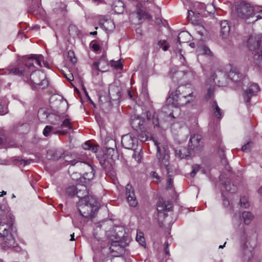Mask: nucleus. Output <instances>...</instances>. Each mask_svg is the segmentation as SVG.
I'll return each mask as SVG.
<instances>
[{
  "label": "nucleus",
  "mask_w": 262,
  "mask_h": 262,
  "mask_svg": "<svg viewBox=\"0 0 262 262\" xmlns=\"http://www.w3.org/2000/svg\"><path fill=\"white\" fill-rule=\"evenodd\" d=\"M6 209V207L0 206V247L5 250L14 249L19 251L20 248L18 246L10 229L12 217Z\"/></svg>",
  "instance_id": "f257e3e1"
},
{
  "label": "nucleus",
  "mask_w": 262,
  "mask_h": 262,
  "mask_svg": "<svg viewBox=\"0 0 262 262\" xmlns=\"http://www.w3.org/2000/svg\"><path fill=\"white\" fill-rule=\"evenodd\" d=\"M51 107L55 111H56L57 115L49 114L44 111L40 110L38 113L46 115L49 121L52 124H58L60 122L59 115L63 114L68 109V104L66 100L64 99L59 95H53L50 98Z\"/></svg>",
  "instance_id": "f03ea898"
},
{
  "label": "nucleus",
  "mask_w": 262,
  "mask_h": 262,
  "mask_svg": "<svg viewBox=\"0 0 262 262\" xmlns=\"http://www.w3.org/2000/svg\"><path fill=\"white\" fill-rule=\"evenodd\" d=\"M96 235V234L94 233V237L92 239V247L94 250H99L101 249L103 254H110L113 257L118 256L123 250L124 245L122 242L113 241L110 245L105 247V242Z\"/></svg>",
  "instance_id": "7ed1b4c3"
},
{
  "label": "nucleus",
  "mask_w": 262,
  "mask_h": 262,
  "mask_svg": "<svg viewBox=\"0 0 262 262\" xmlns=\"http://www.w3.org/2000/svg\"><path fill=\"white\" fill-rule=\"evenodd\" d=\"M77 207L83 217L91 218L94 217L95 212L98 210V202L95 197H90L88 200H79Z\"/></svg>",
  "instance_id": "20e7f679"
},
{
  "label": "nucleus",
  "mask_w": 262,
  "mask_h": 262,
  "mask_svg": "<svg viewBox=\"0 0 262 262\" xmlns=\"http://www.w3.org/2000/svg\"><path fill=\"white\" fill-rule=\"evenodd\" d=\"M27 82L30 84L32 89L38 88L41 89L46 88L49 85V81L46 79V75L42 72L35 71L30 74Z\"/></svg>",
  "instance_id": "39448f33"
},
{
  "label": "nucleus",
  "mask_w": 262,
  "mask_h": 262,
  "mask_svg": "<svg viewBox=\"0 0 262 262\" xmlns=\"http://www.w3.org/2000/svg\"><path fill=\"white\" fill-rule=\"evenodd\" d=\"M157 146V158L161 166L167 168L169 164V151L166 146H162L155 142Z\"/></svg>",
  "instance_id": "423d86ee"
},
{
  "label": "nucleus",
  "mask_w": 262,
  "mask_h": 262,
  "mask_svg": "<svg viewBox=\"0 0 262 262\" xmlns=\"http://www.w3.org/2000/svg\"><path fill=\"white\" fill-rule=\"evenodd\" d=\"M236 12L237 16L243 19H247L254 15L253 7L245 2H241L236 5Z\"/></svg>",
  "instance_id": "0eeeda50"
},
{
  "label": "nucleus",
  "mask_w": 262,
  "mask_h": 262,
  "mask_svg": "<svg viewBox=\"0 0 262 262\" xmlns=\"http://www.w3.org/2000/svg\"><path fill=\"white\" fill-rule=\"evenodd\" d=\"M186 92H189V88L186 85H181L178 87L174 92H172L168 100L170 101L172 100V103L176 105H180L182 100H183L184 95Z\"/></svg>",
  "instance_id": "6e6552de"
},
{
  "label": "nucleus",
  "mask_w": 262,
  "mask_h": 262,
  "mask_svg": "<svg viewBox=\"0 0 262 262\" xmlns=\"http://www.w3.org/2000/svg\"><path fill=\"white\" fill-rule=\"evenodd\" d=\"M261 39L259 35H250L248 39V46L249 49L253 51L254 58L255 54H258L257 52L261 55V50H262V46H260Z\"/></svg>",
  "instance_id": "1a4fd4ad"
},
{
  "label": "nucleus",
  "mask_w": 262,
  "mask_h": 262,
  "mask_svg": "<svg viewBox=\"0 0 262 262\" xmlns=\"http://www.w3.org/2000/svg\"><path fill=\"white\" fill-rule=\"evenodd\" d=\"M203 146L202 141V137L199 135H194L191 137L188 143V153L191 154V152L195 153L201 151Z\"/></svg>",
  "instance_id": "9d476101"
},
{
  "label": "nucleus",
  "mask_w": 262,
  "mask_h": 262,
  "mask_svg": "<svg viewBox=\"0 0 262 262\" xmlns=\"http://www.w3.org/2000/svg\"><path fill=\"white\" fill-rule=\"evenodd\" d=\"M229 78L235 82H239L241 83V86L243 87L246 85V83H248V79L244 78L243 75L239 72L238 69L236 67H232L229 73Z\"/></svg>",
  "instance_id": "9b49d317"
},
{
  "label": "nucleus",
  "mask_w": 262,
  "mask_h": 262,
  "mask_svg": "<svg viewBox=\"0 0 262 262\" xmlns=\"http://www.w3.org/2000/svg\"><path fill=\"white\" fill-rule=\"evenodd\" d=\"M138 139L132 134L122 136L121 144L123 147L128 149H134L137 145Z\"/></svg>",
  "instance_id": "f8f14e48"
},
{
  "label": "nucleus",
  "mask_w": 262,
  "mask_h": 262,
  "mask_svg": "<svg viewBox=\"0 0 262 262\" xmlns=\"http://www.w3.org/2000/svg\"><path fill=\"white\" fill-rule=\"evenodd\" d=\"M125 194L129 205L133 207H136L138 205V201L135 195L134 189L129 184L126 186Z\"/></svg>",
  "instance_id": "ddd939ff"
},
{
  "label": "nucleus",
  "mask_w": 262,
  "mask_h": 262,
  "mask_svg": "<svg viewBox=\"0 0 262 262\" xmlns=\"http://www.w3.org/2000/svg\"><path fill=\"white\" fill-rule=\"evenodd\" d=\"M259 91V88L257 84H251L249 88L244 92V98L245 102L249 104L251 97L256 95Z\"/></svg>",
  "instance_id": "4468645a"
},
{
  "label": "nucleus",
  "mask_w": 262,
  "mask_h": 262,
  "mask_svg": "<svg viewBox=\"0 0 262 262\" xmlns=\"http://www.w3.org/2000/svg\"><path fill=\"white\" fill-rule=\"evenodd\" d=\"M62 157V159L66 163V165L74 166L76 164H77V166L80 167L79 163H83L80 160L79 158H78L76 157L75 154H72L70 152L64 151V155Z\"/></svg>",
  "instance_id": "2eb2a0df"
},
{
  "label": "nucleus",
  "mask_w": 262,
  "mask_h": 262,
  "mask_svg": "<svg viewBox=\"0 0 262 262\" xmlns=\"http://www.w3.org/2000/svg\"><path fill=\"white\" fill-rule=\"evenodd\" d=\"M76 195L79 200H88L90 197H95L89 194L87 187L85 185L77 184Z\"/></svg>",
  "instance_id": "dca6fc26"
},
{
  "label": "nucleus",
  "mask_w": 262,
  "mask_h": 262,
  "mask_svg": "<svg viewBox=\"0 0 262 262\" xmlns=\"http://www.w3.org/2000/svg\"><path fill=\"white\" fill-rule=\"evenodd\" d=\"M79 165L80 167L83 168L88 171L83 174V178L85 181L87 180L88 182L91 180H92L95 176L94 169L93 167L86 162L79 163Z\"/></svg>",
  "instance_id": "f3484780"
},
{
  "label": "nucleus",
  "mask_w": 262,
  "mask_h": 262,
  "mask_svg": "<svg viewBox=\"0 0 262 262\" xmlns=\"http://www.w3.org/2000/svg\"><path fill=\"white\" fill-rule=\"evenodd\" d=\"M108 63L105 56H102L97 61L93 64V67L103 73L108 70Z\"/></svg>",
  "instance_id": "a211bd4d"
},
{
  "label": "nucleus",
  "mask_w": 262,
  "mask_h": 262,
  "mask_svg": "<svg viewBox=\"0 0 262 262\" xmlns=\"http://www.w3.org/2000/svg\"><path fill=\"white\" fill-rule=\"evenodd\" d=\"M171 73L172 74V78L175 81H177L182 79L185 76L192 75V73L189 70H176L172 69L170 71Z\"/></svg>",
  "instance_id": "6ab92c4d"
},
{
  "label": "nucleus",
  "mask_w": 262,
  "mask_h": 262,
  "mask_svg": "<svg viewBox=\"0 0 262 262\" xmlns=\"http://www.w3.org/2000/svg\"><path fill=\"white\" fill-rule=\"evenodd\" d=\"M157 207L159 212L169 211L172 207V204L170 201H164L163 199H160L157 203Z\"/></svg>",
  "instance_id": "aec40b11"
},
{
  "label": "nucleus",
  "mask_w": 262,
  "mask_h": 262,
  "mask_svg": "<svg viewBox=\"0 0 262 262\" xmlns=\"http://www.w3.org/2000/svg\"><path fill=\"white\" fill-rule=\"evenodd\" d=\"M220 27V35L223 38H226L228 36L230 31V27L228 21L226 20L221 21Z\"/></svg>",
  "instance_id": "412c9836"
},
{
  "label": "nucleus",
  "mask_w": 262,
  "mask_h": 262,
  "mask_svg": "<svg viewBox=\"0 0 262 262\" xmlns=\"http://www.w3.org/2000/svg\"><path fill=\"white\" fill-rule=\"evenodd\" d=\"M211 107L212 116L220 120L224 116L223 111L219 106L216 101L212 102Z\"/></svg>",
  "instance_id": "4be33fe9"
},
{
  "label": "nucleus",
  "mask_w": 262,
  "mask_h": 262,
  "mask_svg": "<svg viewBox=\"0 0 262 262\" xmlns=\"http://www.w3.org/2000/svg\"><path fill=\"white\" fill-rule=\"evenodd\" d=\"M144 120L139 116L136 115L131 117V125L135 129H138L143 125Z\"/></svg>",
  "instance_id": "5701e85b"
},
{
  "label": "nucleus",
  "mask_w": 262,
  "mask_h": 262,
  "mask_svg": "<svg viewBox=\"0 0 262 262\" xmlns=\"http://www.w3.org/2000/svg\"><path fill=\"white\" fill-rule=\"evenodd\" d=\"M195 98V96L193 95V92H191L189 89V92L185 93L183 100H182L179 106H183L192 103L194 101Z\"/></svg>",
  "instance_id": "b1692460"
},
{
  "label": "nucleus",
  "mask_w": 262,
  "mask_h": 262,
  "mask_svg": "<svg viewBox=\"0 0 262 262\" xmlns=\"http://www.w3.org/2000/svg\"><path fill=\"white\" fill-rule=\"evenodd\" d=\"M195 98V96L193 95V92H191L189 89V92L185 93L183 100H182L179 106H183L192 103L194 101Z\"/></svg>",
  "instance_id": "393cba45"
},
{
  "label": "nucleus",
  "mask_w": 262,
  "mask_h": 262,
  "mask_svg": "<svg viewBox=\"0 0 262 262\" xmlns=\"http://www.w3.org/2000/svg\"><path fill=\"white\" fill-rule=\"evenodd\" d=\"M137 15L139 20H141L144 18H150L151 16L146 11L144 8H143L140 4L137 5Z\"/></svg>",
  "instance_id": "a878e982"
},
{
  "label": "nucleus",
  "mask_w": 262,
  "mask_h": 262,
  "mask_svg": "<svg viewBox=\"0 0 262 262\" xmlns=\"http://www.w3.org/2000/svg\"><path fill=\"white\" fill-rule=\"evenodd\" d=\"M101 21H104L102 24V27L106 31L111 32L114 30L115 26L113 20L110 19H108L104 17L103 19H101Z\"/></svg>",
  "instance_id": "bb28decb"
},
{
  "label": "nucleus",
  "mask_w": 262,
  "mask_h": 262,
  "mask_svg": "<svg viewBox=\"0 0 262 262\" xmlns=\"http://www.w3.org/2000/svg\"><path fill=\"white\" fill-rule=\"evenodd\" d=\"M113 8L115 13L121 14L124 10V4L120 0H116L113 4Z\"/></svg>",
  "instance_id": "cd10ccee"
},
{
  "label": "nucleus",
  "mask_w": 262,
  "mask_h": 262,
  "mask_svg": "<svg viewBox=\"0 0 262 262\" xmlns=\"http://www.w3.org/2000/svg\"><path fill=\"white\" fill-rule=\"evenodd\" d=\"M64 151L61 149L51 150L49 151V154L51 155L52 158L54 160H57L60 158H62Z\"/></svg>",
  "instance_id": "c85d7f7f"
},
{
  "label": "nucleus",
  "mask_w": 262,
  "mask_h": 262,
  "mask_svg": "<svg viewBox=\"0 0 262 262\" xmlns=\"http://www.w3.org/2000/svg\"><path fill=\"white\" fill-rule=\"evenodd\" d=\"M194 7L195 12L199 14L206 15L205 13L206 5L204 3L196 2L194 3Z\"/></svg>",
  "instance_id": "c756f323"
},
{
  "label": "nucleus",
  "mask_w": 262,
  "mask_h": 262,
  "mask_svg": "<svg viewBox=\"0 0 262 262\" xmlns=\"http://www.w3.org/2000/svg\"><path fill=\"white\" fill-rule=\"evenodd\" d=\"M242 216L244 223L246 225H249L253 219V215L249 211H244Z\"/></svg>",
  "instance_id": "7c9ffc66"
},
{
  "label": "nucleus",
  "mask_w": 262,
  "mask_h": 262,
  "mask_svg": "<svg viewBox=\"0 0 262 262\" xmlns=\"http://www.w3.org/2000/svg\"><path fill=\"white\" fill-rule=\"evenodd\" d=\"M198 52H199L200 54L208 56H212L213 55L212 52L209 48L206 46H203L199 48L198 50Z\"/></svg>",
  "instance_id": "2f4dec72"
},
{
  "label": "nucleus",
  "mask_w": 262,
  "mask_h": 262,
  "mask_svg": "<svg viewBox=\"0 0 262 262\" xmlns=\"http://www.w3.org/2000/svg\"><path fill=\"white\" fill-rule=\"evenodd\" d=\"M30 58L33 59L35 62L39 66L42 67V64L41 63L43 60V57L41 55L32 54L30 56Z\"/></svg>",
  "instance_id": "473e14b6"
},
{
  "label": "nucleus",
  "mask_w": 262,
  "mask_h": 262,
  "mask_svg": "<svg viewBox=\"0 0 262 262\" xmlns=\"http://www.w3.org/2000/svg\"><path fill=\"white\" fill-rule=\"evenodd\" d=\"M77 185L76 186H70L66 189V193L69 196H73L76 194Z\"/></svg>",
  "instance_id": "72a5a7b5"
},
{
  "label": "nucleus",
  "mask_w": 262,
  "mask_h": 262,
  "mask_svg": "<svg viewBox=\"0 0 262 262\" xmlns=\"http://www.w3.org/2000/svg\"><path fill=\"white\" fill-rule=\"evenodd\" d=\"M225 187L227 191L231 193H234L236 191L237 187L235 185L230 183L227 182L225 184Z\"/></svg>",
  "instance_id": "f704fd0d"
},
{
  "label": "nucleus",
  "mask_w": 262,
  "mask_h": 262,
  "mask_svg": "<svg viewBox=\"0 0 262 262\" xmlns=\"http://www.w3.org/2000/svg\"><path fill=\"white\" fill-rule=\"evenodd\" d=\"M14 161L15 162V164H19L20 165L23 164V165L25 166L30 164L31 162L33 161V160L31 159L26 160L18 158L15 159Z\"/></svg>",
  "instance_id": "c9c22d12"
},
{
  "label": "nucleus",
  "mask_w": 262,
  "mask_h": 262,
  "mask_svg": "<svg viewBox=\"0 0 262 262\" xmlns=\"http://www.w3.org/2000/svg\"><path fill=\"white\" fill-rule=\"evenodd\" d=\"M136 241L142 246L145 245V239L143 237V233L141 232H137Z\"/></svg>",
  "instance_id": "e433bc0d"
},
{
  "label": "nucleus",
  "mask_w": 262,
  "mask_h": 262,
  "mask_svg": "<svg viewBox=\"0 0 262 262\" xmlns=\"http://www.w3.org/2000/svg\"><path fill=\"white\" fill-rule=\"evenodd\" d=\"M239 203L241 206L245 208H247L250 206L248 199L245 196L242 197L240 199Z\"/></svg>",
  "instance_id": "4c0bfd02"
},
{
  "label": "nucleus",
  "mask_w": 262,
  "mask_h": 262,
  "mask_svg": "<svg viewBox=\"0 0 262 262\" xmlns=\"http://www.w3.org/2000/svg\"><path fill=\"white\" fill-rule=\"evenodd\" d=\"M253 142L251 141L247 142L245 145H243L242 147V151L244 152H249L253 145Z\"/></svg>",
  "instance_id": "58836bf2"
},
{
  "label": "nucleus",
  "mask_w": 262,
  "mask_h": 262,
  "mask_svg": "<svg viewBox=\"0 0 262 262\" xmlns=\"http://www.w3.org/2000/svg\"><path fill=\"white\" fill-rule=\"evenodd\" d=\"M60 127L61 128H67L69 129H72V127L71 125V122L70 121V120L69 119H66L63 120L62 124H61Z\"/></svg>",
  "instance_id": "ea45409f"
},
{
  "label": "nucleus",
  "mask_w": 262,
  "mask_h": 262,
  "mask_svg": "<svg viewBox=\"0 0 262 262\" xmlns=\"http://www.w3.org/2000/svg\"><path fill=\"white\" fill-rule=\"evenodd\" d=\"M196 31L202 36L205 35L206 33V30L202 26H198L196 28Z\"/></svg>",
  "instance_id": "a19ab883"
},
{
  "label": "nucleus",
  "mask_w": 262,
  "mask_h": 262,
  "mask_svg": "<svg viewBox=\"0 0 262 262\" xmlns=\"http://www.w3.org/2000/svg\"><path fill=\"white\" fill-rule=\"evenodd\" d=\"M189 34L187 32H182L180 33L178 36V41L181 43V42H185V41L182 40V38L185 36H188Z\"/></svg>",
  "instance_id": "79ce46f5"
},
{
  "label": "nucleus",
  "mask_w": 262,
  "mask_h": 262,
  "mask_svg": "<svg viewBox=\"0 0 262 262\" xmlns=\"http://www.w3.org/2000/svg\"><path fill=\"white\" fill-rule=\"evenodd\" d=\"M107 155L110 156V158L113 159L115 154H117L116 150L114 148H108L107 149Z\"/></svg>",
  "instance_id": "37998d69"
},
{
  "label": "nucleus",
  "mask_w": 262,
  "mask_h": 262,
  "mask_svg": "<svg viewBox=\"0 0 262 262\" xmlns=\"http://www.w3.org/2000/svg\"><path fill=\"white\" fill-rule=\"evenodd\" d=\"M192 170L190 173L192 177H194L196 173L200 169L201 167L199 165L195 164L192 166Z\"/></svg>",
  "instance_id": "c03bdc74"
},
{
  "label": "nucleus",
  "mask_w": 262,
  "mask_h": 262,
  "mask_svg": "<svg viewBox=\"0 0 262 262\" xmlns=\"http://www.w3.org/2000/svg\"><path fill=\"white\" fill-rule=\"evenodd\" d=\"M53 127L52 126H50V125H47L43 130V135L45 136V137H47L49 136V133H50L51 132H52V130H53Z\"/></svg>",
  "instance_id": "a18cd8bd"
},
{
  "label": "nucleus",
  "mask_w": 262,
  "mask_h": 262,
  "mask_svg": "<svg viewBox=\"0 0 262 262\" xmlns=\"http://www.w3.org/2000/svg\"><path fill=\"white\" fill-rule=\"evenodd\" d=\"M111 66L114 67L116 69H121L123 67V65L119 60L116 61H112Z\"/></svg>",
  "instance_id": "49530a36"
},
{
  "label": "nucleus",
  "mask_w": 262,
  "mask_h": 262,
  "mask_svg": "<svg viewBox=\"0 0 262 262\" xmlns=\"http://www.w3.org/2000/svg\"><path fill=\"white\" fill-rule=\"evenodd\" d=\"M68 58L72 63H75L76 62V58L75 57L74 53L73 51H69L68 52Z\"/></svg>",
  "instance_id": "de8ad7c7"
},
{
  "label": "nucleus",
  "mask_w": 262,
  "mask_h": 262,
  "mask_svg": "<svg viewBox=\"0 0 262 262\" xmlns=\"http://www.w3.org/2000/svg\"><path fill=\"white\" fill-rule=\"evenodd\" d=\"M258 54H255L254 60L256 64H259L262 61V50H261V55L257 52Z\"/></svg>",
  "instance_id": "09e8293b"
},
{
  "label": "nucleus",
  "mask_w": 262,
  "mask_h": 262,
  "mask_svg": "<svg viewBox=\"0 0 262 262\" xmlns=\"http://www.w3.org/2000/svg\"><path fill=\"white\" fill-rule=\"evenodd\" d=\"M205 12H207V14H212L214 12V7L211 5H207L206 6Z\"/></svg>",
  "instance_id": "8fccbe9b"
},
{
  "label": "nucleus",
  "mask_w": 262,
  "mask_h": 262,
  "mask_svg": "<svg viewBox=\"0 0 262 262\" xmlns=\"http://www.w3.org/2000/svg\"><path fill=\"white\" fill-rule=\"evenodd\" d=\"M11 73L14 75H22L24 73V71L19 68H14L11 69Z\"/></svg>",
  "instance_id": "3c124183"
},
{
  "label": "nucleus",
  "mask_w": 262,
  "mask_h": 262,
  "mask_svg": "<svg viewBox=\"0 0 262 262\" xmlns=\"http://www.w3.org/2000/svg\"><path fill=\"white\" fill-rule=\"evenodd\" d=\"M31 60H33V59L30 58V56L26 59L25 62L26 66L29 68L33 66V62L31 61Z\"/></svg>",
  "instance_id": "603ef678"
},
{
  "label": "nucleus",
  "mask_w": 262,
  "mask_h": 262,
  "mask_svg": "<svg viewBox=\"0 0 262 262\" xmlns=\"http://www.w3.org/2000/svg\"><path fill=\"white\" fill-rule=\"evenodd\" d=\"M8 110L7 107L3 106L0 104V115H3L7 114Z\"/></svg>",
  "instance_id": "864d4df0"
},
{
  "label": "nucleus",
  "mask_w": 262,
  "mask_h": 262,
  "mask_svg": "<svg viewBox=\"0 0 262 262\" xmlns=\"http://www.w3.org/2000/svg\"><path fill=\"white\" fill-rule=\"evenodd\" d=\"M214 92V88H209L207 91V95H206L207 98L209 99V98H211L213 95Z\"/></svg>",
  "instance_id": "5fc2aeb1"
},
{
  "label": "nucleus",
  "mask_w": 262,
  "mask_h": 262,
  "mask_svg": "<svg viewBox=\"0 0 262 262\" xmlns=\"http://www.w3.org/2000/svg\"><path fill=\"white\" fill-rule=\"evenodd\" d=\"M133 157L138 163L141 162V156L140 153L136 154V152L135 151L134 154L133 155Z\"/></svg>",
  "instance_id": "6e6d98bb"
},
{
  "label": "nucleus",
  "mask_w": 262,
  "mask_h": 262,
  "mask_svg": "<svg viewBox=\"0 0 262 262\" xmlns=\"http://www.w3.org/2000/svg\"><path fill=\"white\" fill-rule=\"evenodd\" d=\"M153 124H154L155 127L158 126L159 124L158 115L156 113L154 114L153 117Z\"/></svg>",
  "instance_id": "4d7b16f0"
},
{
  "label": "nucleus",
  "mask_w": 262,
  "mask_h": 262,
  "mask_svg": "<svg viewBox=\"0 0 262 262\" xmlns=\"http://www.w3.org/2000/svg\"><path fill=\"white\" fill-rule=\"evenodd\" d=\"M147 139L148 137L146 134L144 135L143 133H141L139 135V139L142 142L146 141L147 140Z\"/></svg>",
  "instance_id": "13d9d810"
},
{
  "label": "nucleus",
  "mask_w": 262,
  "mask_h": 262,
  "mask_svg": "<svg viewBox=\"0 0 262 262\" xmlns=\"http://www.w3.org/2000/svg\"><path fill=\"white\" fill-rule=\"evenodd\" d=\"M64 77L67 78V80L71 81L73 80L74 77L72 73H69V74H64Z\"/></svg>",
  "instance_id": "bf43d9fd"
},
{
  "label": "nucleus",
  "mask_w": 262,
  "mask_h": 262,
  "mask_svg": "<svg viewBox=\"0 0 262 262\" xmlns=\"http://www.w3.org/2000/svg\"><path fill=\"white\" fill-rule=\"evenodd\" d=\"M92 144L89 141L85 142L83 145V148L85 150H90Z\"/></svg>",
  "instance_id": "052dcab7"
},
{
  "label": "nucleus",
  "mask_w": 262,
  "mask_h": 262,
  "mask_svg": "<svg viewBox=\"0 0 262 262\" xmlns=\"http://www.w3.org/2000/svg\"><path fill=\"white\" fill-rule=\"evenodd\" d=\"M91 45L94 51H97L99 50L100 48L99 45L96 43H94V41L91 42Z\"/></svg>",
  "instance_id": "680f3d73"
},
{
  "label": "nucleus",
  "mask_w": 262,
  "mask_h": 262,
  "mask_svg": "<svg viewBox=\"0 0 262 262\" xmlns=\"http://www.w3.org/2000/svg\"><path fill=\"white\" fill-rule=\"evenodd\" d=\"M150 176L152 178L156 179L158 181H160V177L158 173L155 171H152L150 173Z\"/></svg>",
  "instance_id": "e2e57ef3"
},
{
  "label": "nucleus",
  "mask_w": 262,
  "mask_h": 262,
  "mask_svg": "<svg viewBox=\"0 0 262 262\" xmlns=\"http://www.w3.org/2000/svg\"><path fill=\"white\" fill-rule=\"evenodd\" d=\"M165 43H166V40H160L158 42V46L159 48H162Z\"/></svg>",
  "instance_id": "0e129e2a"
},
{
  "label": "nucleus",
  "mask_w": 262,
  "mask_h": 262,
  "mask_svg": "<svg viewBox=\"0 0 262 262\" xmlns=\"http://www.w3.org/2000/svg\"><path fill=\"white\" fill-rule=\"evenodd\" d=\"M90 150L92 152L96 153L98 150V146L92 145Z\"/></svg>",
  "instance_id": "69168bd1"
},
{
  "label": "nucleus",
  "mask_w": 262,
  "mask_h": 262,
  "mask_svg": "<svg viewBox=\"0 0 262 262\" xmlns=\"http://www.w3.org/2000/svg\"><path fill=\"white\" fill-rule=\"evenodd\" d=\"M176 155H178L181 159L184 158L185 157H187L188 155H184V154H182V150H179V153L177 152V150L176 151Z\"/></svg>",
  "instance_id": "338daca9"
},
{
  "label": "nucleus",
  "mask_w": 262,
  "mask_h": 262,
  "mask_svg": "<svg viewBox=\"0 0 262 262\" xmlns=\"http://www.w3.org/2000/svg\"><path fill=\"white\" fill-rule=\"evenodd\" d=\"M172 180L171 178H169L167 180V187L171 188L172 186Z\"/></svg>",
  "instance_id": "774afa93"
}]
</instances>
